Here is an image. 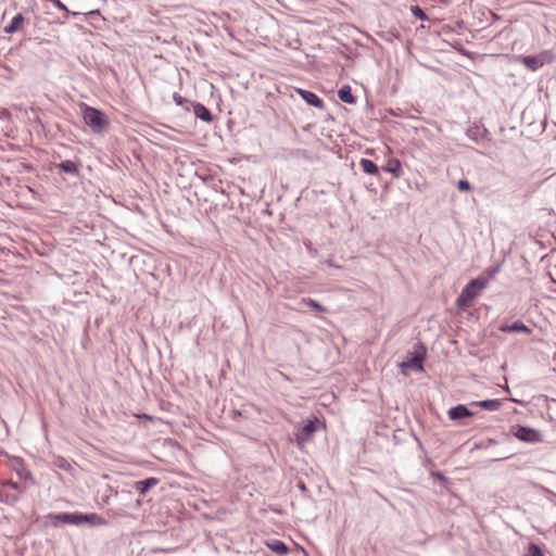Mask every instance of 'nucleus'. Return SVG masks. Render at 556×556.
<instances>
[{
	"label": "nucleus",
	"mask_w": 556,
	"mask_h": 556,
	"mask_svg": "<svg viewBox=\"0 0 556 556\" xmlns=\"http://www.w3.org/2000/svg\"><path fill=\"white\" fill-rule=\"evenodd\" d=\"M485 287L486 280L484 279L476 278L470 280L456 300L457 307L466 309Z\"/></svg>",
	"instance_id": "2"
},
{
	"label": "nucleus",
	"mask_w": 556,
	"mask_h": 556,
	"mask_svg": "<svg viewBox=\"0 0 556 556\" xmlns=\"http://www.w3.org/2000/svg\"><path fill=\"white\" fill-rule=\"evenodd\" d=\"M194 115L200 118L203 122L211 123L213 121V115L211 111L203 105L202 103H194L191 104Z\"/></svg>",
	"instance_id": "10"
},
{
	"label": "nucleus",
	"mask_w": 556,
	"mask_h": 556,
	"mask_svg": "<svg viewBox=\"0 0 556 556\" xmlns=\"http://www.w3.org/2000/svg\"><path fill=\"white\" fill-rule=\"evenodd\" d=\"M159 483V479L151 477L144 480H139L135 483V489L141 495H144L151 488L155 486Z\"/></svg>",
	"instance_id": "12"
},
{
	"label": "nucleus",
	"mask_w": 556,
	"mask_h": 556,
	"mask_svg": "<svg viewBox=\"0 0 556 556\" xmlns=\"http://www.w3.org/2000/svg\"><path fill=\"white\" fill-rule=\"evenodd\" d=\"M10 485L14 489V490H20V485L17 482H11Z\"/></svg>",
	"instance_id": "26"
},
{
	"label": "nucleus",
	"mask_w": 556,
	"mask_h": 556,
	"mask_svg": "<svg viewBox=\"0 0 556 556\" xmlns=\"http://www.w3.org/2000/svg\"><path fill=\"white\" fill-rule=\"evenodd\" d=\"M425 356L426 348L422 344H417L415 351L408 353L407 359L400 364L402 371L405 372L407 369H412L414 371H422V362Z\"/></svg>",
	"instance_id": "5"
},
{
	"label": "nucleus",
	"mask_w": 556,
	"mask_h": 556,
	"mask_svg": "<svg viewBox=\"0 0 556 556\" xmlns=\"http://www.w3.org/2000/svg\"><path fill=\"white\" fill-rule=\"evenodd\" d=\"M316 431V424L314 420H308L302 428L296 432V441L299 444L308 442L312 440L314 432Z\"/></svg>",
	"instance_id": "7"
},
{
	"label": "nucleus",
	"mask_w": 556,
	"mask_h": 556,
	"mask_svg": "<svg viewBox=\"0 0 556 556\" xmlns=\"http://www.w3.org/2000/svg\"><path fill=\"white\" fill-rule=\"evenodd\" d=\"M503 332H523L527 334L531 333V329L520 320H516L510 325H503L500 327Z\"/></svg>",
	"instance_id": "11"
},
{
	"label": "nucleus",
	"mask_w": 556,
	"mask_h": 556,
	"mask_svg": "<svg viewBox=\"0 0 556 556\" xmlns=\"http://www.w3.org/2000/svg\"><path fill=\"white\" fill-rule=\"evenodd\" d=\"M25 18L23 16V14L18 13L16 14L12 21L4 27V33L7 34H13L15 31H17L23 23H24Z\"/></svg>",
	"instance_id": "14"
},
{
	"label": "nucleus",
	"mask_w": 556,
	"mask_h": 556,
	"mask_svg": "<svg viewBox=\"0 0 556 556\" xmlns=\"http://www.w3.org/2000/svg\"><path fill=\"white\" fill-rule=\"evenodd\" d=\"M359 164L366 174L377 175L379 172L378 166L371 160L362 159Z\"/></svg>",
	"instance_id": "19"
},
{
	"label": "nucleus",
	"mask_w": 556,
	"mask_h": 556,
	"mask_svg": "<svg viewBox=\"0 0 556 556\" xmlns=\"http://www.w3.org/2000/svg\"><path fill=\"white\" fill-rule=\"evenodd\" d=\"M267 546L278 555H286L289 552L287 544L279 540H274L273 542L267 543Z\"/></svg>",
	"instance_id": "18"
},
{
	"label": "nucleus",
	"mask_w": 556,
	"mask_h": 556,
	"mask_svg": "<svg viewBox=\"0 0 556 556\" xmlns=\"http://www.w3.org/2000/svg\"><path fill=\"white\" fill-rule=\"evenodd\" d=\"M60 10H66V7L60 0H49Z\"/></svg>",
	"instance_id": "25"
},
{
	"label": "nucleus",
	"mask_w": 556,
	"mask_h": 556,
	"mask_svg": "<svg viewBox=\"0 0 556 556\" xmlns=\"http://www.w3.org/2000/svg\"><path fill=\"white\" fill-rule=\"evenodd\" d=\"M528 556H544V554L538 545L530 544Z\"/></svg>",
	"instance_id": "24"
},
{
	"label": "nucleus",
	"mask_w": 556,
	"mask_h": 556,
	"mask_svg": "<svg viewBox=\"0 0 556 556\" xmlns=\"http://www.w3.org/2000/svg\"><path fill=\"white\" fill-rule=\"evenodd\" d=\"M338 97L339 99L344 102V103H349V104H353L355 103L356 99L355 97L352 94V90H351V87L350 86H343L339 91H338Z\"/></svg>",
	"instance_id": "15"
},
{
	"label": "nucleus",
	"mask_w": 556,
	"mask_h": 556,
	"mask_svg": "<svg viewBox=\"0 0 556 556\" xmlns=\"http://www.w3.org/2000/svg\"><path fill=\"white\" fill-rule=\"evenodd\" d=\"M412 13L414 14V16H416L417 18L424 21V20H427V15L426 13L424 12V10L418 7V5H414L412 7Z\"/></svg>",
	"instance_id": "22"
},
{
	"label": "nucleus",
	"mask_w": 556,
	"mask_h": 556,
	"mask_svg": "<svg viewBox=\"0 0 556 556\" xmlns=\"http://www.w3.org/2000/svg\"><path fill=\"white\" fill-rule=\"evenodd\" d=\"M471 405H475V406H478L480 408H483V409H486V410H490V412H495V410H498L502 406V401L501 400H483V401H479V402H473Z\"/></svg>",
	"instance_id": "13"
},
{
	"label": "nucleus",
	"mask_w": 556,
	"mask_h": 556,
	"mask_svg": "<svg viewBox=\"0 0 556 556\" xmlns=\"http://www.w3.org/2000/svg\"><path fill=\"white\" fill-rule=\"evenodd\" d=\"M58 167L66 174L78 175L79 169L77 163L66 160L58 164Z\"/></svg>",
	"instance_id": "16"
},
{
	"label": "nucleus",
	"mask_w": 556,
	"mask_h": 556,
	"mask_svg": "<svg viewBox=\"0 0 556 556\" xmlns=\"http://www.w3.org/2000/svg\"><path fill=\"white\" fill-rule=\"evenodd\" d=\"M555 55L551 50L541 51L536 55L520 56L521 63L530 71L536 72L546 64L554 61Z\"/></svg>",
	"instance_id": "4"
},
{
	"label": "nucleus",
	"mask_w": 556,
	"mask_h": 556,
	"mask_svg": "<svg viewBox=\"0 0 556 556\" xmlns=\"http://www.w3.org/2000/svg\"><path fill=\"white\" fill-rule=\"evenodd\" d=\"M447 415L451 420H460L463 418L473 416V413L469 410L465 405L458 404L450 408Z\"/></svg>",
	"instance_id": "9"
},
{
	"label": "nucleus",
	"mask_w": 556,
	"mask_h": 556,
	"mask_svg": "<svg viewBox=\"0 0 556 556\" xmlns=\"http://www.w3.org/2000/svg\"><path fill=\"white\" fill-rule=\"evenodd\" d=\"M513 433L518 440L527 443H536L542 441V434L538 430L526 426H517Z\"/></svg>",
	"instance_id": "6"
},
{
	"label": "nucleus",
	"mask_w": 556,
	"mask_h": 556,
	"mask_svg": "<svg viewBox=\"0 0 556 556\" xmlns=\"http://www.w3.org/2000/svg\"><path fill=\"white\" fill-rule=\"evenodd\" d=\"M303 303L317 312L326 311V308L320 303H318L317 301H315L313 299H304Z\"/></svg>",
	"instance_id": "21"
},
{
	"label": "nucleus",
	"mask_w": 556,
	"mask_h": 556,
	"mask_svg": "<svg viewBox=\"0 0 556 556\" xmlns=\"http://www.w3.org/2000/svg\"><path fill=\"white\" fill-rule=\"evenodd\" d=\"M471 185L468 180L466 179H460L458 182H457V189L459 191H463V192H467V191H470L471 190Z\"/></svg>",
	"instance_id": "23"
},
{
	"label": "nucleus",
	"mask_w": 556,
	"mask_h": 556,
	"mask_svg": "<svg viewBox=\"0 0 556 556\" xmlns=\"http://www.w3.org/2000/svg\"><path fill=\"white\" fill-rule=\"evenodd\" d=\"M173 100L175 101V103L177 105H181L185 108L186 111H189L190 110V106L192 104L191 101H189L188 99L181 97L179 93L175 92L173 94Z\"/></svg>",
	"instance_id": "20"
},
{
	"label": "nucleus",
	"mask_w": 556,
	"mask_h": 556,
	"mask_svg": "<svg viewBox=\"0 0 556 556\" xmlns=\"http://www.w3.org/2000/svg\"><path fill=\"white\" fill-rule=\"evenodd\" d=\"M296 92L308 105L317 109L324 108V101L316 93L304 89H296Z\"/></svg>",
	"instance_id": "8"
},
{
	"label": "nucleus",
	"mask_w": 556,
	"mask_h": 556,
	"mask_svg": "<svg viewBox=\"0 0 556 556\" xmlns=\"http://www.w3.org/2000/svg\"><path fill=\"white\" fill-rule=\"evenodd\" d=\"M83 118L87 126L91 128L94 134H100L109 125V121L102 111L86 105L83 111Z\"/></svg>",
	"instance_id": "3"
},
{
	"label": "nucleus",
	"mask_w": 556,
	"mask_h": 556,
	"mask_svg": "<svg viewBox=\"0 0 556 556\" xmlns=\"http://www.w3.org/2000/svg\"><path fill=\"white\" fill-rule=\"evenodd\" d=\"M49 518L51 520L61 521L63 523L74 525V526H80V525H85V523H87L91 527L105 525V520L94 513H91V514L59 513V514H51L49 516Z\"/></svg>",
	"instance_id": "1"
},
{
	"label": "nucleus",
	"mask_w": 556,
	"mask_h": 556,
	"mask_svg": "<svg viewBox=\"0 0 556 556\" xmlns=\"http://www.w3.org/2000/svg\"><path fill=\"white\" fill-rule=\"evenodd\" d=\"M386 170L391 173L396 178L403 174L401 162L397 159L390 160Z\"/></svg>",
	"instance_id": "17"
}]
</instances>
